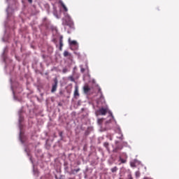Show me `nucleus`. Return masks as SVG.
Wrapping results in <instances>:
<instances>
[{"label":"nucleus","instance_id":"obj_12","mask_svg":"<svg viewBox=\"0 0 179 179\" xmlns=\"http://www.w3.org/2000/svg\"><path fill=\"white\" fill-rule=\"evenodd\" d=\"M71 45H76L77 44V41H69Z\"/></svg>","mask_w":179,"mask_h":179},{"label":"nucleus","instance_id":"obj_19","mask_svg":"<svg viewBox=\"0 0 179 179\" xmlns=\"http://www.w3.org/2000/svg\"><path fill=\"white\" fill-rule=\"evenodd\" d=\"M122 148H119V147H117L115 149V152H117L118 150H122Z\"/></svg>","mask_w":179,"mask_h":179},{"label":"nucleus","instance_id":"obj_23","mask_svg":"<svg viewBox=\"0 0 179 179\" xmlns=\"http://www.w3.org/2000/svg\"><path fill=\"white\" fill-rule=\"evenodd\" d=\"M29 3H33V0H27Z\"/></svg>","mask_w":179,"mask_h":179},{"label":"nucleus","instance_id":"obj_5","mask_svg":"<svg viewBox=\"0 0 179 179\" xmlns=\"http://www.w3.org/2000/svg\"><path fill=\"white\" fill-rule=\"evenodd\" d=\"M74 96H80L79 90H78V87H75Z\"/></svg>","mask_w":179,"mask_h":179},{"label":"nucleus","instance_id":"obj_1","mask_svg":"<svg viewBox=\"0 0 179 179\" xmlns=\"http://www.w3.org/2000/svg\"><path fill=\"white\" fill-rule=\"evenodd\" d=\"M63 24L72 28L74 25V23L69 15H66L64 21L63 22Z\"/></svg>","mask_w":179,"mask_h":179},{"label":"nucleus","instance_id":"obj_26","mask_svg":"<svg viewBox=\"0 0 179 179\" xmlns=\"http://www.w3.org/2000/svg\"><path fill=\"white\" fill-rule=\"evenodd\" d=\"M59 179H63V178H59Z\"/></svg>","mask_w":179,"mask_h":179},{"label":"nucleus","instance_id":"obj_16","mask_svg":"<svg viewBox=\"0 0 179 179\" xmlns=\"http://www.w3.org/2000/svg\"><path fill=\"white\" fill-rule=\"evenodd\" d=\"M62 72H63L64 73H67V72H68V69H66V68L63 69H62Z\"/></svg>","mask_w":179,"mask_h":179},{"label":"nucleus","instance_id":"obj_7","mask_svg":"<svg viewBox=\"0 0 179 179\" xmlns=\"http://www.w3.org/2000/svg\"><path fill=\"white\" fill-rule=\"evenodd\" d=\"M104 119L103 118H100L97 120V124L99 125H102Z\"/></svg>","mask_w":179,"mask_h":179},{"label":"nucleus","instance_id":"obj_11","mask_svg":"<svg viewBox=\"0 0 179 179\" xmlns=\"http://www.w3.org/2000/svg\"><path fill=\"white\" fill-rule=\"evenodd\" d=\"M103 146H104L105 148H106L107 150H108V148H109V143L105 142V143H103Z\"/></svg>","mask_w":179,"mask_h":179},{"label":"nucleus","instance_id":"obj_21","mask_svg":"<svg viewBox=\"0 0 179 179\" xmlns=\"http://www.w3.org/2000/svg\"><path fill=\"white\" fill-rule=\"evenodd\" d=\"M99 92L100 93L101 96H102L103 93L101 92V88H99Z\"/></svg>","mask_w":179,"mask_h":179},{"label":"nucleus","instance_id":"obj_10","mask_svg":"<svg viewBox=\"0 0 179 179\" xmlns=\"http://www.w3.org/2000/svg\"><path fill=\"white\" fill-rule=\"evenodd\" d=\"M63 55H64V57H69V55H71V54L68 51H66V50H65L64 52Z\"/></svg>","mask_w":179,"mask_h":179},{"label":"nucleus","instance_id":"obj_9","mask_svg":"<svg viewBox=\"0 0 179 179\" xmlns=\"http://www.w3.org/2000/svg\"><path fill=\"white\" fill-rule=\"evenodd\" d=\"M118 171V168L117 166H115L113 168L111 169V172L112 173H116Z\"/></svg>","mask_w":179,"mask_h":179},{"label":"nucleus","instance_id":"obj_22","mask_svg":"<svg viewBox=\"0 0 179 179\" xmlns=\"http://www.w3.org/2000/svg\"><path fill=\"white\" fill-rule=\"evenodd\" d=\"M131 167H136L135 163L131 162Z\"/></svg>","mask_w":179,"mask_h":179},{"label":"nucleus","instance_id":"obj_6","mask_svg":"<svg viewBox=\"0 0 179 179\" xmlns=\"http://www.w3.org/2000/svg\"><path fill=\"white\" fill-rule=\"evenodd\" d=\"M63 46H64V44H63V36H61L59 37V47L63 48Z\"/></svg>","mask_w":179,"mask_h":179},{"label":"nucleus","instance_id":"obj_2","mask_svg":"<svg viewBox=\"0 0 179 179\" xmlns=\"http://www.w3.org/2000/svg\"><path fill=\"white\" fill-rule=\"evenodd\" d=\"M107 113L108 109L104 108H101L98 110V113L99 115H106Z\"/></svg>","mask_w":179,"mask_h":179},{"label":"nucleus","instance_id":"obj_25","mask_svg":"<svg viewBox=\"0 0 179 179\" xmlns=\"http://www.w3.org/2000/svg\"><path fill=\"white\" fill-rule=\"evenodd\" d=\"M143 179H149V178H144Z\"/></svg>","mask_w":179,"mask_h":179},{"label":"nucleus","instance_id":"obj_3","mask_svg":"<svg viewBox=\"0 0 179 179\" xmlns=\"http://www.w3.org/2000/svg\"><path fill=\"white\" fill-rule=\"evenodd\" d=\"M91 88L90 87V86L88 85H85L83 87V92L85 93V94H88L89 92H90Z\"/></svg>","mask_w":179,"mask_h":179},{"label":"nucleus","instance_id":"obj_14","mask_svg":"<svg viewBox=\"0 0 179 179\" xmlns=\"http://www.w3.org/2000/svg\"><path fill=\"white\" fill-rule=\"evenodd\" d=\"M120 160L122 164H125L126 163V160H124V159H122V157L120 158Z\"/></svg>","mask_w":179,"mask_h":179},{"label":"nucleus","instance_id":"obj_4","mask_svg":"<svg viewBox=\"0 0 179 179\" xmlns=\"http://www.w3.org/2000/svg\"><path fill=\"white\" fill-rule=\"evenodd\" d=\"M57 82H55V84L52 85L51 92H55L57 90Z\"/></svg>","mask_w":179,"mask_h":179},{"label":"nucleus","instance_id":"obj_17","mask_svg":"<svg viewBox=\"0 0 179 179\" xmlns=\"http://www.w3.org/2000/svg\"><path fill=\"white\" fill-rule=\"evenodd\" d=\"M136 176L137 178H138L139 176H141V173H140L139 171H136Z\"/></svg>","mask_w":179,"mask_h":179},{"label":"nucleus","instance_id":"obj_8","mask_svg":"<svg viewBox=\"0 0 179 179\" xmlns=\"http://www.w3.org/2000/svg\"><path fill=\"white\" fill-rule=\"evenodd\" d=\"M61 6L64 8V10L65 12H68L69 9L67 8V7L66 6V5L64 3H61Z\"/></svg>","mask_w":179,"mask_h":179},{"label":"nucleus","instance_id":"obj_13","mask_svg":"<svg viewBox=\"0 0 179 179\" xmlns=\"http://www.w3.org/2000/svg\"><path fill=\"white\" fill-rule=\"evenodd\" d=\"M69 79L71 81V82H75V78H73V76H69Z\"/></svg>","mask_w":179,"mask_h":179},{"label":"nucleus","instance_id":"obj_18","mask_svg":"<svg viewBox=\"0 0 179 179\" xmlns=\"http://www.w3.org/2000/svg\"><path fill=\"white\" fill-rule=\"evenodd\" d=\"M85 71V69L83 68V66H80V72L84 73Z\"/></svg>","mask_w":179,"mask_h":179},{"label":"nucleus","instance_id":"obj_20","mask_svg":"<svg viewBox=\"0 0 179 179\" xmlns=\"http://www.w3.org/2000/svg\"><path fill=\"white\" fill-rule=\"evenodd\" d=\"M128 179H134V178H132V175L129 174L128 175Z\"/></svg>","mask_w":179,"mask_h":179},{"label":"nucleus","instance_id":"obj_15","mask_svg":"<svg viewBox=\"0 0 179 179\" xmlns=\"http://www.w3.org/2000/svg\"><path fill=\"white\" fill-rule=\"evenodd\" d=\"M80 171V169H73V172H75L76 173H78Z\"/></svg>","mask_w":179,"mask_h":179},{"label":"nucleus","instance_id":"obj_24","mask_svg":"<svg viewBox=\"0 0 179 179\" xmlns=\"http://www.w3.org/2000/svg\"><path fill=\"white\" fill-rule=\"evenodd\" d=\"M62 48H63V47H59V50H60V51H62Z\"/></svg>","mask_w":179,"mask_h":179}]
</instances>
